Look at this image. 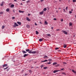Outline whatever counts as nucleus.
<instances>
[{"label":"nucleus","instance_id":"33","mask_svg":"<svg viewBox=\"0 0 76 76\" xmlns=\"http://www.w3.org/2000/svg\"><path fill=\"white\" fill-rule=\"evenodd\" d=\"M44 69H47V67H44Z\"/></svg>","mask_w":76,"mask_h":76},{"label":"nucleus","instance_id":"1","mask_svg":"<svg viewBox=\"0 0 76 76\" xmlns=\"http://www.w3.org/2000/svg\"><path fill=\"white\" fill-rule=\"evenodd\" d=\"M61 32L65 34V35H67V32H66L65 31L62 30Z\"/></svg>","mask_w":76,"mask_h":76},{"label":"nucleus","instance_id":"20","mask_svg":"<svg viewBox=\"0 0 76 76\" xmlns=\"http://www.w3.org/2000/svg\"><path fill=\"white\" fill-rule=\"evenodd\" d=\"M26 27L27 28H29L30 27V26H29V25H27L26 26Z\"/></svg>","mask_w":76,"mask_h":76},{"label":"nucleus","instance_id":"57","mask_svg":"<svg viewBox=\"0 0 76 76\" xmlns=\"http://www.w3.org/2000/svg\"><path fill=\"white\" fill-rule=\"evenodd\" d=\"M16 0H14V1H16Z\"/></svg>","mask_w":76,"mask_h":76},{"label":"nucleus","instance_id":"6","mask_svg":"<svg viewBox=\"0 0 76 76\" xmlns=\"http://www.w3.org/2000/svg\"><path fill=\"white\" fill-rule=\"evenodd\" d=\"M44 58L45 59H47V58H48V57L47 56H45L44 57Z\"/></svg>","mask_w":76,"mask_h":76},{"label":"nucleus","instance_id":"14","mask_svg":"<svg viewBox=\"0 0 76 76\" xmlns=\"http://www.w3.org/2000/svg\"><path fill=\"white\" fill-rule=\"evenodd\" d=\"M47 61H48V60L47 59H46L44 61H42V62H46Z\"/></svg>","mask_w":76,"mask_h":76},{"label":"nucleus","instance_id":"51","mask_svg":"<svg viewBox=\"0 0 76 76\" xmlns=\"http://www.w3.org/2000/svg\"><path fill=\"white\" fill-rule=\"evenodd\" d=\"M60 30V29H58L56 30V31H59Z\"/></svg>","mask_w":76,"mask_h":76},{"label":"nucleus","instance_id":"9","mask_svg":"<svg viewBox=\"0 0 76 76\" xmlns=\"http://www.w3.org/2000/svg\"><path fill=\"white\" fill-rule=\"evenodd\" d=\"M44 13V11H42V12H40L39 13L40 15H42Z\"/></svg>","mask_w":76,"mask_h":76},{"label":"nucleus","instance_id":"22","mask_svg":"<svg viewBox=\"0 0 76 76\" xmlns=\"http://www.w3.org/2000/svg\"><path fill=\"white\" fill-rule=\"evenodd\" d=\"M57 62H54L53 63V65H55L56 64H57Z\"/></svg>","mask_w":76,"mask_h":76},{"label":"nucleus","instance_id":"41","mask_svg":"<svg viewBox=\"0 0 76 76\" xmlns=\"http://www.w3.org/2000/svg\"><path fill=\"white\" fill-rule=\"evenodd\" d=\"M51 59H49L48 61H51Z\"/></svg>","mask_w":76,"mask_h":76},{"label":"nucleus","instance_id":"40","mask_svg":"<svg viewBox=\"0 0 76 76\" xmlns=\"http://www.w3.org/2000/svg\"><path fill=\"white\" fill-rule=\"evenodd\" d=\"M62 74H63V75H66V73H65V72H63L62 73Z\"/></svg>","mask_w":76,"mask_h":76},{"label":"nucleus","instance_id":"24","mask_svg":"<svg viewBox=\"0 0 76 76\" xmlns=\"http://www.w3.org/2000/svg\"><path fill=\"white\" fill-rule=\"evenodd\" d=\"M22 52L23 53V54H25V53H26V52L25 51H23Z\"/></svg>","mask_w":76,"mask_h":76},{"label":"nucleus","instance_id":"2","mask_svg":"<svg viewBox=\"0 0 76 76\" xmlns=\"http://www.w3.org/2000/svg\"><path fill=\"white\" fill-rule=\"evenodd\" d=\"M15 25H14L13 27L14 28H15L16 26H18L19 25L18 24L16 23H14Z\"/></svg>","mask_w":76,"mask_h":76},{"label":"nucleus","instance_id":"60","mask_svg":"<svg viewBox=\"0 0 76 76\" xmlns=\"http://www.w3.org/2000/svg\"><path fill=\"white\" fill-rule=\"evenodd\" d=\"M58 9H60V8H59Z\"/></svg>","mask_w":76,"mask_h":76},{"label":"nucleus","instance_id":"34","mask_svg":"<svg viewBox=\"0 0 76 76\" xmlns=\"http://www.w3.org/2000/svg\"><path fill=\"white\" fill-rule=\"evenodd\" d=\"M76 0H73V2H76Z\"/></svg>","mask_w":76,"mask_h":76},{"label":"nucleus","instance_id":"43","mask_svg":"<svg viewBox=\"0 0 76 76\" xmlns=\"http://www.w3.org/2000/svg\"><path fill=\"white\" fill-rule=\"evenodd\" d=\"M53 20H57V19L56 18H54Z\"/></svg>","mask_w":76,"mask_h":76},{"label":"nucleus","instance_id":"5","mask_svg":"<svg viewBox=\"0 0 76 76\" xmlns=\"http://www.w3.org/2000/svg\"><path fill=\"white\" fill-rule=\"evenodd\" d=\"M6 11L7 12H9V11H10V9L9 8H8L6 10Z\"/></svg>","mask_w":76,"mask_h":76},{"label":"nucleus","instance_id":"18","mask_svg":"<svg viewBox=\"0 0 76 76\" xmlns=\"http://www.w3.org/2000/svg\"><path fill=\"white\" fill-rule=\"evenodd\" d=\"M43 39H39V41L40 42H41V41H43Z\"/></svg>","mask_w":76,"mask_h":76},{"label":"nucleus","instance_id":"25","mask_svg":"<svg viewBox=\"0 0 76 76\" xmlns=\"http://www.w3.org/2000/svg\"><path fill=\"white\" fill-rule=\"evenodd\" d=\"M43 10L44 11H46V10H47V8H45L44 9H43Z\"/></svg>","mask_w":76,"mask_h":76},{"label":"nucleus","instance_id":"44","mask_svg":"<svg viewBox=\"0 0 76 76\" xmlns=\"http://www.w3.org/2000/svg\"><path fill=\"white\" fill-rule=\"evenodd\" d=\"M44 0H41L40 1H41V2H42V1H44Z\"/></svg>","mask_w":76,"mask_h":76},{"label":"nucleus","instance_id":"15","mask_svg":"<svg viewBox=\"0 0 76 76\" xmlns=\"http://www.w3.org/2000/svg\"><path fill=\"white\" fill-rule=\"evenodd\" d=\"M15 6V5L14 4H12L11 5L10 7H11V8H12V7H13Z\"/></svg>","mask_w":76,"mask_h":76},{"label":"nucleus","instance_id":"50","mask_svg":"<svg viewBox=\"0 0 76 76\" xmlns=\"http://www.w3.org/2000/svg\"><path fill=\"white\" fill-rule=\"evenodd\" d=\"M35 25H37V24L36 23H35Z\"/></svg>","mask_w":76,"mask_h":76},{"label":"nucleus","instance_id":"47","mask_svg":"<svg viewBox=\"0 0 76 76\" xmlns=\"http://www.w3.org/2000/svg\"><path fill=\"white\" fill-rule=\"evenodd\" d=\"M75 37V35H73V37Z\"/></svg>","mask_w":76,"mask_h":76},{"label":"nucleus","instance_id":"21","mask_svg":"<svg viewBox=\"0 0 76 76\" xmlns=\"http://www.w3.org/2000/svg\"><path fill=\"white\" fill-rule=\"evenodd\" d=\"M72 72H73V73H76V71H75L74 70H72Z\"/></svg>","mask_w":76,"mask_h":76},{"label":"nucleus","instance_id":"59","mask_svg":"<svg viewBox=\"0 0 76 76\" xmlns=\"http://www.w3.org/2000/svg\"><path fill=\"white\" fill-rule=\"evenodd\" d=\"M26 75V74H25V75Z\"/></svg>","mask_w":76,"mask_h":76},{"label":"nucleus","instance_id":"31","mask_svg":"<svg viewBox=\"0 0 76 76\" xmlns=\"http://www.w3.org/2000/svg\"><path fill=\"white\" fill-rule=\"evenodd\" d=\"M12 19H15V17H12Z\"/></svg>","mask_w":76,"mask_h":76},{"label":"nucleus","instance_id":"28","mask_svg":"<svg viewBox=\"0 0 76 76\" xmlns=\"http://www.w3.org/2000/svg\"><path fill=\"white\" fill-rule=\"evenodd\" d=\"M29 51V49H26V51L27 52Z\"/></svg>","mask_w":76,"mask_h":76},{"label":"nucleus","instance_id":"29","mask_svg":"<svg viewBox=\"0 0 76 76\" xmlns=\"http://www.w3.org/2000/svg\"><path fill=\"white\" fill-rule=\"evenodd\" d=\"M51 63L50 62H49L48 63V64H51Z\"/></svg>","mask_w":76,"mask_h":76},{"label":"nucleus","instance_id":"35","mask_svg":"<svg viewBox=\"0 0 76 76\" xmlns=\"http://www.w3.org/2000/svg\"><path fill=\"white\" fill-rule=\"evenodd\" d=\"M58 49H59V48H55V50H58Z\"/></svg>","mask_w":76,"mask_h":76},{"label":"nucleus","instance_id":"49","mask_svg":"<svg viewBox=\"0 0 76 76\" xmlns=\"http://www.w3.org/2000/svg\"><path fill=\"white\" fill-rule=\"evenodd\" d=\"M71 11H73V10L72 9H71Z\"/></svg>","mask_w":76,"mask_h":76},{"label":"nucleus","instance_id":"11","mask_svg":"<svg viewBox=\"0 0 76 76\" xmlns=\"http://www.w3.org/2000/svg\"><path fill=\"white\" fill-rule=\"evenodd\" d=\"M28 56V54H25L23 55V57H26V56Z\"/></svg>","mask_w":76,"mask_h":76},{"label":"nucleus","instance_id":"7","mask_svg":"<svg viewBox=\"0 0 76 76\" xmlns=\"http://www.w3.org/2000/svg\"><path fill=\"white\" fill-rule=\"evenodd\" d=\"M7 64H5L3 65V67H7Z\"/></svg>","mask_w":76,"mask_h":76},{"label":"nucleus","instance_id":"38","mask_svg":"<svg viewBox=\"0 0 76 76\" xmlns=\"http://www.w3.org/2000/svg\"><path fill=\"white\" fill-rule=\"evenodd\" d=\"M67 9H68V7H66V10H67Z\"/></svg>","mask_w":76,"mask_h":76},{"label":"nucleus","instance_id":"32","mask_svg":"<svg viewBox=\"0 0 76 76\" xmlns=\"http://www.w3.org/2000/svg\"><path fill=\"white\" fill-rule=\"evenodd\" d=\"M69 13L70 14H71V13H72V12L71 11H69Z\"/></svg>","mask_w":76,"mask_h":76},{"label":"nucleus","instance_id":"58","mask_svg":"<svg viewBox=\"0 0 76 76\" xmlns=\"http://www.w3.org/2000/svg\"><path fill=\"white\" fill-rule=\"evenodd\" d=\"M13 12H15V11L14 10H13Z\"/></svg>","mask_w":76,"mask_h":76},{"label":"nucleus","instance_id":"19","mask_svg":"<svg viewBox=\"0 0 76 76\" xmlns=\"http://www.w3.org/2000/svg\"><path fill=\"white\" fill-rule=\"evenodd\" d=\"M63 47L64 48L67 47V45H64L63 46Z\"/></svg>","mask_w":76,"mask_h":76},{"label":"nucleus","instance_id":"26","mask_svg":"<svg viewBox=\"0 0 76 76\" xmlns=\"http://www.w3.org/2000/svg\"><path fill=\"white\" fill-rule=\"evenodd\" d=\"M2 29H4V27H5V26H2Z\"/></svg>","mask_w":76,"mask_h":76},{"label":"nucleus","instance_id":"61","mask_svg":"<svg viewBox=\"0 0 76 76\" xmlns=\"http://www.w3.org/2000/svg\"><path fill=\"white\" fill-rule=\"evenodd\" d=\"M8 70H9V69H7V70L8 71Z\"/></svg>","mask_w":76,"mask_h":76},{"label":"nucleus","instance_id":"46","mask_svg":"<svg viewBox=\"0 0 76 76\" xmlns=\"http://www.w3.org/2000/svg\"><path fill=\"white\" fill-rule=\"evenodd\" d=\"M63 63H64V64H66V63L65 62H64Z\"/></svg>","mask_w":76,"mask_h":76},{"label":"nucleus","instance_id":"53","mask_svg":"<svg viewBox=\"0 0 76 76\" xmlns=\"http://www.w3.org/2000/svg\"><path fill=\"white\" fill-rule=\"evenodd\" d=\"M52 29H53V27H52L51 28Z\"/></svg>","mask_w":76,"mask_h":76},{"label":"nucleus","instance_id":"23","mask_svg":"<svg viewBox=\"0 0 76 76\" xmlns=\"http://www.w3.org/2000/svg\"><path fill=\"white\" fill-rule=\"evenodd\" d=\"M36 35H38V32L37 31H36Z\"/></svg>","mask_w":76,"mask_h":76},{"label":"nucleus","instance_id":"17","mask_svg":"<svg viewBox=\"0 0 76 76\" xmlns=\"http://www.w3.org/2000/svg\"><path fill=\"white\" fill-rule=\"evenodd\" d=\"M45 25H48V23L47 22V21H45Z\"/></svg>","mask_w":76,"mask_h":76},{"label":"nucleus","instance_id":"30","mask_svg":"<svg viewBox=\"0 0 76 76\" xmlns=\"http://www.w3.org/2000/svg\"><path fill=\"white\" fill-rule=\"evenodd\" d=\"M3 13V12H0V15H2Z\"/></svg>","mask_w":76,"mask_h":76},{"label":"nucleus","instance_id":"56","mask_svg":"<svg viewBox=\"0 0 76 76\" xmlns=\"http://www.w3.org/2000/svg\"><path fill=\"white\" fill-rule=\"evenodd\" d=\"M22 1H25V0H22Z\"/></svg>","mask_w":76,"mask_h":76},{"label":"nucleus","instance_id":"3","mask_svg":"<svg viewBox=\"0 0 76 76\" xmlns=\"http://www.w3.org/2000/svg\"><path fill=\"white\" fill-rule=\"evenodd\" d=\"M60 71L59 70H54L53 72V73H56V72H59Z\"/></svg>","mask_w":76,"mask_h":76},{"label":"nucleus","instance_id":"27","mask_svg":"<svg viewBox=\"0 0 76 76\" xmlns=\"http://www.w3.org/2000/svg\"><path fill=\"white\" fill-rule=\"evenodd\" d=\"M32 52L31 51H29L28 52V53H29L30 54H31V53L32 54Z\"/></svg>","mask_w":76,"mask_h":76},{"label":"nucleus","instance_id":"39","mask_svg":"<svg viewBox=\"0 0 76 76\" xmlns=\"http://www.w3.org/2000/svg\"><path fill=\"white\" fill-rule=\"evenodd\" d=\"M47 35H48V36H51V35L50 34H47Z\"/></svg>","mask_w":76,"mask_h":76},{"label":"nucleus","instance_id":"54","mask_svg":"<svg viewBox=\"0 0 76 76\" xmlns=\"http://www.w3.org/2000/svg\"><path fill=\"white\" fill-rule=\"evenodd\" d=\"M40 23H41V24H42V22H40Z\"/></svg>","mask_w":76,"mask_h":76},{"label":"nucleus","instance_id":"52","mask_svg":"<svg viewBox=\"0 0 76 76\" xmlns=\"http://www.w3.org/2000/svg\"><path fill=\"white\" fill-rule=\"evenodd\" d=\"M64 12H66V11H65V9H64Z\"/></svg>","mask_w":76,"mask_h":76},{"label":"nucleus","instance_id":"42","mask_svg":"<svg viewBox=\"0 0 76 76\" xmlns=\"http://www.w3.org/2000/svg\"><path fill=\"white\" fill-rule=\"evenodd\" d=\"M63 19H61V22H63Z\"/></svg>","mask_w":76,"mask_h":76},{"label":"nucleus","instance_id":"13","mask_svg":"<svg viewBox=\"0 0 76 76\" xmlns=\"http://www.w3.org/2000/svg\"><path fill=\"white\" fill-rule=\"evenodd\" d=\"M37 53V52L36 51H33L32 52V54H35Z\"/></svg>","mask_w":76,"mask_h":76},{"label":"nucleus","instance_id":"45","mask_svg":"<svg viewBox=\"0 0 76 76\" xmlns=\"http://www.w3.org/2000/svg\"><path fill=\"white\" fill-rule=\"evenodd\" d=\"M31 15V14H28V16H30Z\"/></svg>","mask_w":76,"mask_h":76},{"label":"nucleus","instance_id":"55","mask_svg":"<svg viewBox=\"0 0 76 76\" xmlns=\"http://www.w3.org/2000/svg\"><path fill=\"white\" fill-rule=\"evenodd\" d=\"M21 4V5H22V3H21V4Z\"/></svg>","mask_w":76,"mask_h":76},{"label":"nucleus","instance_id":"10","mask_svg":"<svg viewBox=\"0 0 76 76\" xmlns=\"http://www.w3.org/2000/svg\"><path fill=\"white\" fill-rule=\"evenodd\" d=\"M17 23H18V25H21V22H20L18 21L17 22Z\"/></svg>","mask_w":76,"mask_h":76},{"label":"nucleus","instance_id":"16","mask_svg":"<svg viewBox=\"0 0 76 76\" xmlns=\"http://www.w3.org/2000/svg\"><path fill=\"white\" fill-rule=\"evenodd\" d=\"M69 26H72V23L71 22H70L69 23Z\"/></svg>","mask_w":76,"mask_h":76},{"label":"nucleus","instance_id":"12","mask_svg":"<svg viewBox=\"0 0 76 76\" xmlns=\"http://www.w3.org/2000/svg\"><path fill=\"white\" fill-rule=\"evenodd\" d=\"M19 13H24V12L23 11H21L20 10H19Z\"/></svg>","mask_w":76,"mask_h":76},{"label":"nucleus","instance_id":"36","mask_svg":"<svg viewBox=\"0 0 76 76\" xmlns=\"http://www.w3.org/2000/svg\"><path fill=\"white\" fill-rule=\"evenodd\" d=\"M8 67H6V68H4V70H5L6 69H7L8 68Z\"/></svg>","mask_w":76,"mask_h":76},{"label":"nucleus","instance_id":"37","mask_svg":"<svg viewBox=\"0 0 76 76\" xmlns=\"http://www.w3.org/2000/svg\"><path fill=\"white\" fill-rule=\"evenodd\" d=\"M43 66H44V65H41V69H42V67H43Z\"/></svg>","mask_w":76,"mask_h":76},{"label":"nucleus","instance_id":"4","mask_svg":"<svg viewBox=\"0 0 76 76\" xmlns=\"http://www.w3.org/2000/svg\"><path fill=\"white\" fill-rule=\"evenodd\" d=\"M26 19L29 22L31 21V20L30 19L28 18V17H26Z\"/></svg>","mask_w":76,"mask_h":76},{"label":"nucleus","instance_id":"48","mask_svg":"<svg viewBox=\"0 0 76 76\" xmlns=\"http://www.w3.org/2000/svg\"><path fill=\"white\" fill-rule=\"evenodd\" d=\"M64 70V69H61V70Z\"/></svg>","mask_w":76,"mask_h":76},{"label":"nucleus","instance_id":"8","mask_svg":"<svg viewBox=\"0 0 76 76\" xmlns=\"http://www.w3.org/2000/svg\"><path fill=\"white\" fill-rule=\"evenodd\" d=\"M4 3V1L2 2V3L0 4V6H3V4Z\"/></svg>","mask_w":76,"mask_h":76}]
</instances>
